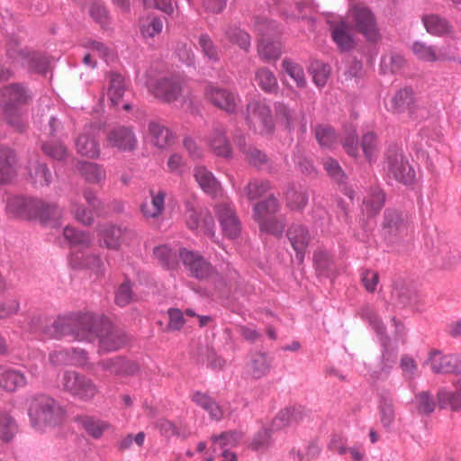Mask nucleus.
Returning a JSON list of instances; mask_svg holds the SVG:
<instances>
[{
  "label": "nucleus",
  "instance_id": "nucleus-1",
  "mask_svg": "<svg viewBox=\"0 0 461 461\" xmlns=\"http://www.w3.org/2000/svg\"><path fill=\"white\" fill-rule=\"evenodd\" d=\"M72 323L77 325L75 338L77 340L93 341L99 338V352H110L121 348L125 343L124 335L118 330H110L104 319L92 312L77 315L75 318H59L54 322V328L59 330V334L67 333L64 326Z\"/></svg>",
  "mask_w": 461,
  "mask_h": 461
},
{
  "label": "nucleus",
  "instance_id": "nucleus-2",
  "mask_svg": "<svg viewBox=\"0 0 461 461\" xmlns=\"http://www.w3.org/2000/svg\"><path fill=\"white\" fill-rule=\"evenodd\" d=\"M7 210L10 213L24 219H39L43 222L58 219L61 210L55 203H47L41 200L14 196L8 200Z\"/></svg>",
  "mask_w": 461,
  "mask_h": 461
},
{
  "label": "nucleus",
  "instance_id": "nucleus-3",
  "mask_svg": "<svg viewBox=\"0 0 461 461\" xmlns=\"http://www.w3.org/2000/svg\"><path fill=\"white\" fill-rule=\"evenodd\" d=\"M29 416L32 427L45 432L61 424L64 420V411L54 399L41 395L32 401Z\"/></svg>",
  "mask_w": 461,
  "mask_h": 461
},
{
  "label": "nucleus",
  "instance_id": "nucleus-4",
  "mask_svg": "<svg viewBox=\"0 0 461 461\" xmlns=\"http://www.w3.org/2000/svg\"><path fill=\"white\" fill-rule=\"evenodd\" d=\"M360 316L370 324L379 337L383 347V359L385 362L384 365L390 367L391 364L395 360L397 341L403 335L404 327L400 322H397L395 319H393L395 326V339L392 343L390 339L384 337V326L370 306H364L360 311Z\"/></svg>",
  "mask_w": 461,
  "mask_h": 461
},
{
  "label": "nucleus",
  "instance_id": "nucleus-5",
  "mask_svg": "<svg viewBox=\"0 0 461 461\" xmlns=\"http://www.w3.org/2000/svg\"><path fill=\"white\" fill-rule=\"evenodd\" d=\"M61 384L65 391L85 402L93 400L99 393L98 385L90 377L77 372H66Z\"/></svg>",
  "mask_w": 461,
  "mask_h": 461
},
{
  "label": "nucleus",
  "instance_id": "nucleus-6",
  "mask_svg": "<svg viewBox=\"0 0 461 461\" xmlns=\"http://www.w3.org/2000/svg\"><path fill=\"white\" fill-rule=\"evenodd\" d=\"M348 18L368 41H375L379 38L375 14L367 6L362 4L350 5Z\"/></svg>",
  "mask_w": 461,
  "mask_h": 461
},
{
  "label": "nucleus",
  "instance_id": "nucleus-7",
  "mask_svg": "<svg viewBox=\"0 0 461 461\" xmlns=\"http://www.w3.org/2000/svg\"><path fill=\"white\" fill-rule=\"evenodd\" d=\"M3 95L6 99L5 113L8 122L17 131H22L24 121L18 104L26 101L28 97L26 91L19 85H13L5 88Z\"/></svg>",
  "mask_w": 461,
  "mask_h": 461
},
{
  "label": "nucleus",
  "instance_id": "nucleus-8",
  "mask_svg": "<svg viewBox=\"0 0 461 461\" xmlns=\"http://www.w3.org/2000/svg\"><path fill=\"white\" fill-rule=\"evenodd\" d=\"M246 120L261 134L269 133L273 129L270 109L263 102L253 101L248 104Z\"/></svg>",
  "mask_w": 461,
  "mask_h": 461
},
{
  "label": "nucleus",
  "instance_id": "nucleus-9",
  "mask_svg": "<svg viewBox=\"0 0 461 461\" xmlns=\"http://www.w3.org/2000/svg\"><path fill=\"white\" fill-rule=\"evenodd\" d=\"M425 365L429 366L436 374H459L461 373V355H445L441 351L430 350Z\"/></svg>",
  "mask_w": 461,
  "mask_h": 461
},
{
  "label": "nucleus",
  "instance_id": "nucleus-10",
  "mask_svg": "<svg viewBox=\"0 0 461 461\" xmlns=\"http://www.w3.org/2000/svg\"><path fill=\"white\" fill-rule=\"evenodd\" d=\"M179 257L190 276L197 279H206L214 273L211 263L197 252L183 249L179 251Z\"/></svg>",
  "mask_w": 461,
  "mask_h": 461
},
{
  "label": "nucleus",
  "instance_id": "nucleus-11",
  "mask_svg": "<svg viewBox=\"0 0 461 461\" xmlns=\"http://www.w3.org/2000/svg\"><path fill=\"white\" fill-rule=\"evenodd\" d=\"M148 88L156 97L165 102H181L183 87L177 80L163 78L157 81H149Z\"/></svg>",
  "mask_w": 461,
  "mask_h": 461
},
{
  "label": "nucleus",
  "instance_id": "nucleus-12",
  "mask_svg": "<svg viewBox=\"0 0 461 461\" xmlns=\"http://www.w3.org/2000/svg\"><path fill=\"white\" fill-rule=\"evenodd\" d=\"M387 164L389 174L397 181L405 185L412 183L415 178V171L402 154L395 153L389 156Z\"/></svg>",
  "mask_w": 461,
  "mask_h": 461
},
{
  "label": "nucleus",
  "instance_id": "nucleus-13",
  "mask_svg": "<svg viewBox=\"0 0 461 461\" xmlns=\"http://www.w3.org/2000/svg\"><path fill=\"white\" fill-rule=\"evenodd\" d=\"M107 143L122 151H131L136 148L137 138L131 128L119 126L108 132Z\"/></svg>",
  "mask_w": 461,
  "mask_h": 461
},
{
  "label": "nucleus",
  "instance_id": "nucleus-14",
  "mask_svg": "<svg viewBox=\"0 0 461 461\" xmlns=\"http://www.w3.org/2000/svg\"><path fill=\"white\" fill-rule=\"evenodd\" d=\"M223 234L230 239L239 236L240 223L229 203H220L215 208Z\"/></svg>",
  "mask_w": 461,
  "mask_h": 461
},
{
  "label": "nucleus",
  "instance_id": "nucleus-15",
  "mask_svg": "<svg viewBox=\"0 0 461 461\" xmlns=\"http://www.w3.org/2000/svg\"><path fill=\"white\" fill-rule=\"evenodd\" d=\"M185 217L186 225L190 230L214 237V220L208 210H202L198 213L189 210Z\"/></svg>",
  "mask_w": 461,
  "mask_h": 461
},
{
  "label": "nucleus",
  "instance_id": "nucleus-16",
  "mask_svg": "<svg viewBox=\"0 0 461 461\" xmlns=\"http://www.w3.org/2000/svg\"><path fill=\"white\" fill-rule=\"evenodd\" d=\"M205 96L214 105L228 113L236 111L237 98L232 93L226 89L209 86L205 90Z\"/></svg>",
  "mask_w": 461,
  "mask_h": 461
},
{
  "label": "nucleus",
  "instance_id": "nucleus-17",
  "mask_svg": "<svg viewBox=\"0 0 461 461\" xmlns=\"http://www.w3.org/2000/svg\"><path fill=\"white\" fill-rule=\"evenodd\" d=\"M97 129L90 126L86 128L76 140L77 152L91 158H97L100 154L99 144L95 139Z\"/></svg>",
  "mask_w": 461,
  "mask_h": 461
},
{
  "label": "nucleus",
  "instance_id": "nucleus-18",
  "mask_svg": "<svg viewBox=\"0 0 461 461\" xmlns=\"http://www.w3.org/2000/svg\"><path fill=\"white\" fill-rule=\"evenodd\" d=\"M389 109L396 113H408L412 115L416 110L414 93L411 89L399 90L390 100Z\"/></svg>",
  "mask_w": 461,
  "mask_h": 461
},
{
  "label": "nucleus",
  "instance_id": "nucleus-19",
  "mask_svg": "<svg viewBox=\"0 0 461 461\" xmlns=\"http://www.w3.org/2000/svg\"><path fill=\"white\" fill-rule=\"evenodd\" d=\"M307 416L303 407H287L281 410L273 420L274 429H282L299 424Z\"/></svg>",
  "mask_w": 461,
  "mask_h": 461
},
{
  "label": "nucleus",
  "instance_id": "nucleus-20",
  "mask_svg": "<svg viewBox=\"0 0 461 461\" xmlns=\"http://www.w3.org/2000/svg\"><path fill=\"white\" fill-rule=\"evenodd\" d=\"M286 235L296 252L298 261L302 262L311 239L308 230L303 225L294 224L288 229Z\"/></svg>",
  "mask_w": 461,
  "mask_h": 461
},
{
  "label": "nucleus",
  "instance_id": "nucleus-21",
  "mask_svg": "<svg viewBox=\"0 0 461 461\" xmlns=\"http://www.w3.org/2000/svg\"><path fill=\"white\" fill-rule=\"evenodd\" d=\"M131 231L116 226H104L100 229V241L108 249H118L122 243L131 236Z\"/></svg>",
  "mask_w": 461,
  "mask_h": 461
},
{
  "label": "nucleus",
  "instance_id": "nucleus-22",
  "mask_svg": "<svg viewBox=\"0 0 461 461\" xmlns=\"http://www.w3.org/2000/svg\"><path fill=\"white\" fill-rule=\"evenodd\" d=\"M50 361L53 365L71 364L84 366L87 363L85 350L73 348L71 350L54 351L50 354Z\"/></svg>",
  "mask_w": 461,
  "mask_h": 461
},
{
  "label": "nucleus",
  "instance_id": "nucleus-23",
  "mask_svg": "<svg viewBox=\"0 0 461 461\" xmlns=\"http://www.w3.org/2000/svg\"><path fill=\"white\" fill-rule=\"evenodd\" d=\"M16 156L8 148L0 149V185L9 183L16 175Z\"/></svg>",
  "mask_w": 461,
  "mask_h": 461
},
{
  "label": "nucleus",
  "instance_id": "nucleus-24",
  "mask_svg": "<svg viewBox=\"0 0 461 461\" xmlns=\"http://www.w3.org/2000/svg\"><path fill=\"white\" fill-rule=\"evenodd\" d=\"M7 55L10 59H14L16 63L37 73H44L48 68L47 59L40 55L19 51L16 56L8 50Z\"/></svg>",
  "mask_w": 461,
  "mask_h": 461
},
{
  "label": "nucleus",
  "instance_id": "nucleus-25",
  "mask_svg": "<svg viewBox=\"0 0 461 461\" xmlns=\"http://www.w3.org/2000/svg\"><path fill=\"white\" fill-rule=\"evenodd\" d=\"M26 383V377L21 371L0 366V386L5 390L14 392Z\"/></svg>",
  "mask_w": 461,
  "mask_h": 461
},
{
  "label": "nucleus",
  "instance_id": "nucleus-26",
  "mask_svg": "<svg viewBox=\"0 0 461 461\" xmlns=\"http://www.w3.org/2000/svg\"><path fill=\"white\" fill-rule=\"evenodd\" d=\"M194 177L200 187L209 195L216 197L221 194L220 183L204 167L194 168Z\"/></svg>",
  "mask_w": 461,
  "mask_h": 461
},
{
  "label": "nucleus",
  "instance_id": "nucleus-27",
  "mask_svg": "<svg viewBox=\"0 0 461 461\" xmlns=\"http://www.w3.org/2000/svg\"><path fill=\"white\" fill-rule=\"evenodd\" d=\"M28 180L35 186L48 185L51 182V173L47 166L38 159H32L27 166Z\"/></svg>",
  "mask_w": 461,
  "mask_h": 461
},
{
  "label": "nucleus",
  "instance_id": "nucleus-28",
  "mask_svg": "<svg viewBox=\"0 0 461 461\" xmlns=\"http://www.w3.org/2000/svg\"><path fill=\"white\" fill-rule=\"evenodd\" d=\"M422 23L426 31L435 36H444L451 32L452 26L449 22L435 14H428L422 16Z\"/></svg>",
  "mask_w": 461,
  "mask_h": 461
},
{
  "label": "nucleus",
  "instance_id": "nucleus-29",
  "mask_svg": "<svg viewBox=\"0 0 461 461\" xmlns=\"http://www.w3.org/2000/svg\"><path fill=\"white\" fill-rule=\"evenodd\" d=\"M151 200L141 204V212L147 218H156L159 216L165 207V199L167 193L165 190L158 189L150 191Z\"/></svg>",
  "mask_w": 461,
  "mask_h": 461
},
{
  "label": "nucleus",
  "instance_id": "nucleus-30",
  "mask_svg": "<svg viewBox=\"0 0 461 461\" xmlns=\"http://www.w3.org/2000/svg\"><path fill=\"white\" fill-rule=\"evenodd\" d=\"M331 36L335 43L342 50H348L355 44L351 29L345 21H340L338 24L333 25Z\"/></svg>",
  "mask_w": 461,
  "mask_h": 461
},
{
  "label": "nucleus",
  "instance_id": "nucleus-31",
  "mask_svg": "<svg viewBox=\"0 0 461 461\" xmlns=\"http://www.w3.org/2000/svg\"><path fill=\"white\" fill-rule=\"evenodd\" d=\"M149 131L150 142L158 148H166L173 141L174 136L171 131L158 122H150Z\"/></svg>",
  "mask_w": 461,
  "mask_h": 461
},
{
  "label": "nucleus",
  "instance_id": "nucleus-32",
  "mask_svg": "<svg viewBox=\"0 0 461 461\" xmlns=\"http://www.w3.org/2000/svg\"><path fill=\"white\" fill-rule=\"evenodd\" d=\"M208 144L217 156L230 157L231 148L225 132L221 128L214 129L208 137Z\"/></svg>",
  "mask_w": 461,
  "mask_h": 461
},
{
  "label": "nucleus",
  "instance_id": "nucleus-33",
  "mask_svg": "<svg viewBox=\"0 0 461 461\" xmlns=\"http://www.w3.org/2000/svg\"><path fill=\"white\" fill-rule=\"evenodd\" d=\"M104 371L112 375H128L137 370L135 364L128 362L122 357L110 358L98 364Z\"/></svg>",
  "mask_w": 461,
  "mask_h": 461
},
{
  "label": "nucleus",
  "instance_id": "nucleus-34",
  "mask_svg": "<svg viewBox=\"0 0 461 461\" xmlns=\"http://www.w3.org/2000/svg\"><path fill=\"white\" fill-rule=\"evenodd\" d=\"M270 360L265 354L257 353L251 356L247 366V372L253 378L259 379L270 371Z\"/></svg>",
  "mask_w": 461,
  "mask_h": 461
},
{
  "label": "nucleus",
  "instance_id": "nucleus-35",
  "mask_svg": "<svg viewBox=\"0 0 461 461\" xmlns=\"http://www.w3.org/2000/svg\"><path fill=\"white\" fill-rule=\"evenodd\" d=\"M279 208L276 198L270 197L266 201L260 202L254 206L253 216L258 224L265 222L272 218Z\"/></svg>",
  "mask_w": 461,
  "mask_h": 461
},
{
  "label": "nucleus",
  "instance_id": "nucleus-36",
  "mask_svg": "<svg viewBox=\"0 0 461 461\" xmlns=\"http://www.w3.org/2000/svg\"><path fill=\"white\" fill-rule=\"evenodd\" d=\"M78 169L86 181L90 183L102 184L106 178L105 169L96 163H80Z\"/></svg>",
  "mask_w": 461,
  "mask_h": 461
},
{
  "label": "nucleus",
  "instance_id": "nucleus-37",
  "mask_svg": "<svg viewBox=\"0 0 461 461\" xmlns=\"http://www.w3.org/2000/svg\"><path fill=\"white\" fill-rule=\"evenodd\" d=\"M384 194L381 189L377 187L370 189L363 201L364 210L369 214L378 212L384 205Z\"/></svg>",
  "mask_w": 461,
  "mask_h": 461
},
{
  "label": "nucleus",
  "instance_id": "nucleus-38",
  "mask_svg": "<svg viewBox=\"0 0 461 461\" xmlns=\"http://www.w3.org/2000/svg\"><path fill=\"white\" fill-rule=\"evenodd\" d=\"M63 234L70 246L75 249H86L93 240V238L89 234L77 230L72 227H66Z\"/></svg>",
  "mask_w": 461,
  "mask_h": 461
},
{
  "label": "nucleus",
  "instance_id": "nucleus-39",
  "mask_svg": "<svg viewBox=\"0 0 461 461\" xmlns=\"http://www.w3.org/2000/svg\"><path fill=\"white\" fill-rule=\"evenodd\" d=\"M140 33L145 39H152L161 33L163 22L157 16L143 18L140 22Z\"/></svg>",
  "mask_w": 461,
  "mask_h": 461
},
{
  "label": "nucleus",
  "instance_id": "nucleus-40",
  "mask_svg": "<svg viewBox=\"0 0 461 461\" xmlns=\"http://www.w3.org/2000/svg\"><path fill=\"white\" fill-rule=\"evenodd\" d=\"M110 85L108 87V97L113 105H118L124 94V78L120 74L110 75Z\"/></svg>",
  "mask_w": 461,
  "mask_h": 461
},
{
  "label": "nucleus",
  "instance_id": "nucleus-41",
  "mask_svg": "<svg viewBox=\"0 0 461 461\" xmlns=\"http://www.w3.org/2000/svg\"><path fill=\"white\" fill-rule=\"evenodd\" d=\"M193 401L208 411L214 420H220L222 417V411L220 406L209 396L202 393H194L192 396Z\"/></svg>",
  "mask_w": 461,
  "mask_h": 461
},
{
  "label": "nucleus",
  "instance_id": "nucleus-42",
  "mask_svg": "<svg viewBox=\"0 0 461 461\" xmlns=\"http://www.w3.org/2000/svg\"><path fill=\"white\" fill-rule=\"evenodd\" d=\"M441 407H449L453 411L461 409V381L458 382L456 393L441 390L438 394Z\"/></svg>",
  "mask_w": 461,
  "mask_h": 461
},
{
  "label": "nucleus",
  "instance_id": "nucleus-43",
  "mask_svg": "<svg viewBox=\"0 0 461 461\" xmlns=\"http://www.w3.org/2000/svg\"><path fill=\"white\" fill-rule=\"evenodd\" d=\"M154 257L165 267L175 268L177 265V253L166 245L154 249Z\"/></svg>",
  "mask_w": 461,
  "mask_h": 461
},
{
  "label": "nucleus",
  "instance_id": "nucleus-44",
  "mask_svg": "<svg viewBox=\"0 0 461 461\" xmlns=\"http://www.w3.org/2000/svg\"><path fill=\"white\" fill-rule=\"evenodd\" d=\"M82 426L85 430L95 438H101L103 433L111 427L109 422L94 417L85 418L82 420Z\"/></svg>",
  "mask_w": 461,
  "mask_h": 461
},
{
  "label": "nucleus",
  "instance_id": "nucleus-45",
  "mask_svg": "<svg viewBox=\"0 0 461 461\" xmlns=\"http://www.w3.org/2000/svg\"><path fill=\"white\" fill-rule=\"evenodd\" d=\"M256 81L262 90L268 93L276 92L278 88L277 80L269 69L260 68L256 73Z\"/></svg>",
  "mask_w": 461,
  "mask_h": 461
},
{
  "label": "nucleus",
  "instance_id": "nucleus-46",
  "mask_svg": "<svg viewBox=\"0 0 461 461\" xmlns=\"http://www.w3.org/2000/svg\"><path fill=\"white\" fill-rule=\"evenodd\" d=\"M361 147L367 160L376 158L379 148L377 136L373 131H367L362 137Z\"/></svg>",
  "mask_w": 461,
  "mask_h": 461
},
{
  "label": "nucleus",
  "instance_id": "nucleus-47",
  "mask_svg": "<svg viewBox=\"0 0 461 461\" xmlns=\"http://www.w3.org/2000/svg\"><path fill=\"white\" fill-rule=\"evenodd\" d=\"M412 51L419 59L423 61L434 62L441 59V56L437 53L433 46L426 45L423 42H415L412 45Z\"/></svg>",
  "mask_w": 461,
  "mask_h": 461
},
{
  "label": "nucleus",
  "instance_id": "nucleus-48",
  "mask_svg": "<svg viewBox=\"0 0 461 461\" xmlns=\"http://www.w3.org/2000/svg\"><path fill=\"white\" fill-rule=\"evenodd\" d=\"M70 261L74 267H86L96 272L100 270L102 265V261L98 257H86L85 253L83 252H72Z\"/></svg>",
  "mask_w": 461,
  "mask_h": 461
},
{
  "label": "nucleus",
  "instance_id": "nucleus-49",
  "mask_svg": "<svg viewBox=\"0 0 461 461\" xmlns=\"http://www.w3.org/2000/svg\"><path fill=\"white\" fill-rule=\"evenodd\" d=\"M310 72L314 84L319 87H322L327 83L330 70L327 64L321 61H314L311 64Z\"/></svg>",
  "mask_w": 461,
  "mask_h": 461
},
{
  "label": "nucleus",
  "instance_id": "nucleus-50",
  "mask_svg": "<svg viewBox=\"0 0 461 461\" xmlns=\"http://www.w3.org/2000/svg\"><path fill=\"white\" fill-rule=\"evenodd\" d=\"M315 137L321 147L331 148L337 141L333 129L328 125H319L315 129Z\"/></svg>",
  "mask_w": 461,
  "mask_h": 461
},
{
  "label": "nucleus",
  "instance_id": "nucleus-51",
  "mask_svg": "<svg viewBox=\"0 0 461 461\" xmlns=\"http://www.w3.org/2000/svg\"><path fill=\"white\" fill-rule=\"evenodd\" d=\"M259 56L266 60L277 59L281 55V45L277 41L260 42L258 49Z\"/></svg>",
  "mask_w": 461,
  "mask_h": 461
},
{
  "label": "nucleus",
  "instance_id": "nucleus-52",
  "mask_svg": "<svg viewBox=\"0 0 461 461\" xmlns=\"http://www.w3.org/2000/svg\"><path fill=\"white\" fill-rule=\"evenodd\" d=\"M282 65L285 71L294 80L297 86L303 87L305 86L306 80L304 73L299 65L286 59L283 61Z\"/></svg>",
  "mask_w": 461,
  "mask_h": 461
},
{
  "label": "nucleus",
  "instance_id": "nucleus-53",
  "mask_svg": "<svg viewBox=\"0 0 461 461\" xmlns=\"http://www.w3.org/2000/svg\"><path fill=\"white\" fill-rule=\"evenodd\" d=\"M16 432V425L14 420L7 414L0 418V439L9 441Z\"/></svg>",
  "mask_w": 461,
  "mask_h": 461
},
{
  "label": "nucleus",
  "instance_id": "nucleus-54",
  "mask_svg": "<svg viewBox=\"0 0 461 461\" xmlns=\"http://www.w3.org/2000/svg\"><path fill=\"white\" fill-rule=\"evenodd\" d=\"M42 150L49 157L62 160L67 157V149L58 141H50L42 145Z\"/></svg>",
  "mask_w": 461,
  "mask_h": 461
},
{
  "label": "nucleus",
  "instance_id": "nucleus-55",
  "mask_svg": "<svg viewBox=\"0 0 461 461\" xmlns=\"http://www.w3.org/2000/svg\"><path fill=\"white\" fill-rule=\"evenodd\" d=\"M270 187L267 181L254 180L246 187V194L249 200H255L263 195Z\"/></svg>",
  "mask_w": 461,
  "mask_h": 461
},
{
  "label": "nucleus",
  "instance_id": "nucleus-56",
  "mask_svg": "<svg viewBox=\"0 0 461 461\" xmlns=\"http://www.w3.org/2000/svg\"><path fill=\"white\" fill-rule=\"evenodd\" d=\"M414 403L421 413H430L435 410L436 403L427 392H422L415 396Z\"/></svg>",
  "mask_w": 461,
  "mask_h": 461
},
{
  "label": "nucleus",
  "instance_id": "nucleus-57",
  "mask_svg": "<svg viewBox=\"0 0 461 461\" xmlns=\"http://www.w3.org/2000/svg\"><path fill=\"white\" fill-rule=\"evenodd\" d=\"M227 36L230 41L237 43L244 50H248L250 46L249 35L238 28L231 29L227 32Z\"/></svg>",
  "mask_w": 461,
  "mask_h": 461
},
{
  "label": "nucleus",
  "instance_id": "nucleus-58",
  "mask_svg": "<svg viewBox=\"0 0 461 461\" xmlns=\"http://www.w3.org/2000/svg\"><path fill=\"white\" fill-rule=\"evenodd\" d=\"M286 200L292 210H301L307 203L308 198L303 192L290 190L286 194Z\"/></svg>",
  "mask_w": 461,
  "mask_h": 461
},
{
  "label": "nucleus",
  "instance_id": "nucleus-59",
  "mask_svg": "<svg viewBox=\"0 0 461 461\" xmlns=\"http://www.w3.org/2000/svg\"><path fill=\"white\" fill-rule=\"evenodd\" d=\"M132 298L131 286L129 282L121 285L115 294V303L120 306L129 304Z\"/></svg>",
  "mask_w": 461,
  "mask_h": 461
},
{
  "label": "nucleus",
  "instance_id": "nucleus-60",
  "mask_svg": "<svg viewBox=\"0 0 461 461\" xmlns=\"http://www.w3.org/2000/svg\"><path fill=\"white\" fill-rule=\"evenodd\" d=\"M361 280L366 290L369 293H374L379 284V276L375 271L365 270Z\"/></svg>",
  "mask_w": 461,
  "mask_h": 461
},
{
  "label": "nucleus",
  "instance_id": "nucleus-61",
  "mask_svg": "<svg viewBox=\"0 0 461 461\" xmlns=\"http://www.w3.org/2000/svg\"><path fill=\"white\" fill-rule=\"evenodd\" d=\"M259 228L261 231L281 236L284 231L285 224L282 221L271 218L265 222L262 221V223L259 224Z\"/></svg>",
  "mask_w": 461,
  "mask_h": 461
},
{
  "label": "nucleus",
  "instance_id": "nucleus-62",
  "mask_svg": "<svg viewBox=\"0 0 461 461\" xmlns=\"http://www.w3.org/2000/svg\"><path fill=\"white\" fill-rule=\"evenodd\" d=\"M143 3L147 8L157 9L167 14L174 12L172 0H143Z\"/></svg>",
  "mask_w": 461,
  "mask_h": 461
},
{
  "label": "nucleus",
  "instance_id": "nucleus-63",
  "mask_svg": "<svg viewBox=\"0 0 461 461\" xmlns=\"http://www.w3.org/2000/svg\"><path fill=\"white\" fill-rule=\"evenodd\" d=\"M403 63V59L400 55L389 56L383 58L381 68L384 73L387 71L395 72Z\"/></svg>",
  "mask_w": 461,
  "mask_h": 461
},
{
  "label": "nucleus",
  "instance_id": "nucleus-64",
  "mask_svg": "<svg viewBox=\"0 0 461 461\" xmlns=\"http://www.w3.org/2000/svg\"><path fill=\"white\" fill-rule=\"evenodd\" d=\"M403 226L401 215L394 210H386L384 213V227L398 230Z\"/></svg>",
  "mask_w": 461,
  "mask_h": 461
}]
</instances>
